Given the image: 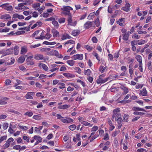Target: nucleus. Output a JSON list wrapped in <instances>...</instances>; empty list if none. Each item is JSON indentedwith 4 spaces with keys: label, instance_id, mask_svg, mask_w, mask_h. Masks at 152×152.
I'll use <instances>...</instances> for the list:
<instances>
[{
    "label": "nucleus",
    "instance_id": "44",
    "mask_svg": "<svg viewBox=\"0 0 152 152\" xmlns=\"http://www.w3.org/2000/svg\"><path fill=\"white\" fill-rule=\"evenodd\" d=\"M42 67L45 71H47L48 69V66L45 64H43L41 65Z\"/></svg>",
    "mask_w": 152,
    "mask_h": 152
},
{
    "label": "nucleus",
    "instance_id": "54",
    "mask_svg": "<svg viewBox=\"0 0 152 152\" xmlns=\"http://www.w3.org/2000/svg\"><path fill=\"white\" fill-rule=\"evenodd\" d=\"M20 146L19 145H17L13 147V149L16 150H18L20 149Z\"/></svg>",
    "mask_w": 152,
    "mask_h": 152
},
{
    "label": "nucleus",
    "instance_id": "52",
    "mask_svg": "<svg viewBox=\"0 0 152 152\" xmlns=\"http://www.w3.org/2000/svg\"><path fill=\"white\" fill-rule=\"evenodd\" d=\"M92 42L94 43H96L97 42V39L95 37H93L92 38Z\"/></svg>",
    "mask_w": 152,
    "mask_h": 152
},
{
    "label": "nucleus",
    "instance_id": "13",
    "mask_svg": "<svg viewBox=\"0 0 152 152\" xmlns=\"http://www.w3.org/2000/svg\"><path fill=\"white\" fill-rule=\"evenodd\" d=\"M11 18V16L9 14H5L1 16V19H4L7 20L10 18Z\"/></svg>",
    "mask_w": 152,
    "mask_h": 152
},
{
    "label": "nucleus",
    "instance_id": "7",
    "mask_svg": "<svg viewBox=\"0 0 152 152\" xmlns=\"http://www.w3.org/2000/svg\"><path fill=\"white\" fill-rule=\"evenodd\" d=\"M61 9L62 10L70 12V11L72 10L73 9L69 6H63V8H61Z\"/></svg>",
    "mask_w": 152,
    "mask_h": 152
},
{
    "label": "nucleus",
    "instance_id": "41",
    "mask_svg": "<svg viewBox=\"0 0 152 152\" xmlns=\"http://www.w3.org/2000/svg\"><path fill=\"white\" fill-rule=\"evenodd\" d=\"M75 70L76 72H77L79 74H80L81 72V70L79 67H75Z\"/></svg>",
    "mask_w": 152,
    "mask_h": 152
},
{
    "label": "nucleus",
    "instance_id": "32",
    "mask_svg": "<svg viewBox=\"0 0 152 152\" xmlns=\"http://www.w3.org/2000/svg\"><path fill=\"white\" fill-rule=\"evenodd\" d=\"M33 118L37 120H40L42 118L40 116L37 115H34L33 116Z\"/></svg>",
    "mask_w": 152,
    "mask_h": 152
},
{
    "label": "nucleus",
    "instance_id": "14",
    "mask_svg": "<svg viewBox=\"0 0 152 152\" xmlns=\"http://www.w3.org/2000/svg\"><path fill=\"white\" fill-rule=\"evenodd\" d=\"M120 88L124 91V92L123 93L124 94H126L129 91L128 89L124 86L123 85H121L120 87Z\"/></svg>",
    "mask_w": 152,
    "mask_h": 152
},
{
    "label": "nucleus",
    "instance_id": "29",
    "mask_svg": "<svg viewBox=\"0 0 152 152\" xmlns=\"http://www.w3.org/2000/svg\"><path fill=\"white\" fill-rule=\"evenodd\" d=\"M8 111L18 115H19V114L20 113L18 111H15L14 110L11 109H9Z\"/></svg>",
    "mask_w": 152,
    "mask_h": 152
},
{
    "label": "nucleus",
    "instance_id": "25",
    "mask_svg": "<svg viewBox=\"0 0 152 152\" xmlns=\"http://www.w3.org/2000/svg\"><path fill=\"white\" fill-rule=\"evenodd\" d=\"M52 23L56 28H58L59 25L58 22L56 21L55 20H53L52 22Z\"/></svg>",
    "mask_w": 152,
    "mask_h": 152
},
{
    "label": "nucleus",
    "instance_id": "45",
    "mask_svg": "<svg viewBox=\"0 0 152 152\" xmlns=\"http://www.w3.org/2000/svg\"><path fill=\"white\" fill-rule=\"evenodd\" d=\"M23 139L24 140H26L27 142H29V138L27 136L24 135L23 136Z\"/></svg>",
    "mask_w": 152,
    "mask_h": 152
},
{
    "label": "nucleus",
    "instance_id": "37",
    "mask_svg": "<svg viewBox=\"0 0 152 152\" xmlns=\"http://www.w3.org/2000/svg\"><path fill=\"white\" fill-rule=\"evenodd\" d=\"M9 124L8 123H4L3 124L2 126L3 128L5 130L7 129L8 126Z\"/></svg>",
    "mask_w": 152,
    "mask_h": 152
},
{
    "label": "nucleus",
    "instance_id": "38",
    "mask_svg": "<svg viewBox=\"0 0 152 152\" xmlns=\"http://www.w3.org/2000/svg\"><path fill=\"white\" fill-rule=\"evenodd\" d=\"M77 82L80 83L83 86V87H85L86 86L85 83L84 82L82 81V80H77Z\"/></svg>",
    "mask_w": 152,
    "mask_h": 152
},
{
    "label": "nucleus",
    "instance_id": "53",
    "mask_svg": "<svg viewBox=\"0 0 152 152\" xmlns=\"http://www.w3.org/2000/svg\"><path fill=\"white\" fill-rule=\"evenodd\" d=\"M47 75H43V74H40V76L39 77V78L40 79H42L43 78H46L47 77Z\"/></svg>",
    "mask_w": 152,
    "mask_h": 152
},
{
    "label": "nucleus",
    "instance_id": "62",
    "mask_svg": "<svg viewBox=\"0 0 152 152\" xmlns=\"http://www.w3.org/2000/svg\"><path fill=\"white\" fill-rule=\"evenodd\" d=\"M99 136V135L97 134V135H95L94 136L92 137V138L90 140V142H92L93 140H94L95 139H96V137H97Z\"/></svg>",
    "mask_w": 152,
    "mask_h": 152
},
{
    "label": "nucleus",
    "instance_id": "19",
    "mask_svg": "<svg viewBox=\"0 0 152 152\" xmlns=\"http://www.w3.org/2000/svg\"><path fill=\"white\" fill-rule=\"evenodd\" d=\"M34 139L41 142L42 141V138L39 136L35 135L34 137Z\"/></svg>",
    "mask_w": 152,
    "mask_h": 152
},
{
    "label": "nucleus",
    "instance_id": "28",
    "mask_svg": "<svg viewBox=\"0 0 152 152\" xmlns=\"http://www.w3.org/2000/svg\"><path fill=\"white\" fill-rule=\"evenodd\" d=\"M95 15L94 12H93L90 13L88 15V19L90 20L93 18Z\"/></svg>",
    "mask_w": 152,
    "mask_h": 152
},
{
    "label": "nucleus",
    "instance_id": "39",
    "mask_svg": "<svg viewBox=\"0 0 152 152\" xmlns=\"http://www.w3.org/2000/svg\"><path fill=\"white\" fill-rule=\"evenodd\" d=\"M7 137V136H4L1 137L0 138V143H1L4 140L6 139Z\"/></svg>",
    "mask_w": 152,
    "mask_h": 152
},
{
    "label": "nucleus",
    "instance_id": "3",
    "mask_svg": "<svg viewBox=\"0 0 152 152\" xmlns=\"http://www.w3.org/2000/svg\"><path fill=\"white\" fill-rule=\"evenodd\" d=\"M94 25V21L91 22L90 21H88L84 25V27L86 29H88L90 27L93 26Z\"/></svg>",
    "mask_w": 152,
    "mask_h": 152
},
{
    "label": "nucleus",
    "instance_id": "6",
    "mask_svg": "<svg viewBox=\"0 0 152 152\" xmlns=\"http://www.w3.org/2000/svg\"><path fill=\"white\" fill-rule=\"evenodd\" d=\"M13 48L7 49L6 50V52L3 53V56L12 54L13 52Z\"/></svg>",
    "mask_w": 152,
    "mask_h": 152
},
{
    "label": "nucleus",
    "instance_id": "24",
    "mask_svg": "<svg viewBox=\"0 0 152 152\" xmlns=\"http://www.w3.org/2000/svg\"><path fill=\"white\" fill-rule=\"evenodd\" d=\"M67 64L70 66H72L74 64L75 62L73 60H68L66 61Z\"/></svg>",
    "mask_w": 152,
    "mask_h": 152
},
{
    "label": "nucleus",
    "instance_id": "17",
    "mask_svg": "<svg viewBox=\"0 0 152 152\" xmlns=\"http://www.w3.org/2000/svg\"><path fill=\"white\" fill-rule=\"evenodd\" d=\"M25 60V58L24 56H21L18 59V61L20 63H23Z\"/></svg>",
    "mask_w": 152,
    "mask_h": 152
},
{
    "label": "nucleus",
    "instance_id": "60",
    "mask_svg": "<svg viewBox=\"0 0 152 152\" xmlns=\"http://www.w3.org/2000/svg\"><path fill=\"white\" fill-rule=\"evenodd\" d=\"M45 38V36H42V35H41L40 37H38L35 38L36 39H43L44 38Z\"/></svg>",
    "mask_w": 152,
    "mask_h": 152
},
{
    "label": "nucleus",
    "instance_id": "22",
    "mask_svg": "<svg viewBox=\"0 0 152 152\" xmlns=\"http://www.w3.org/2000/svg\"><path fill=\"white\" fill-rule=\"evenodd\" d=\"M69 106L67 104H65L63 105H60L58 107V108L60 109H65L68 108Z\"/></svg>",
    "mask_w": 152,
    "mask_h": 152
},
{
    "label": "nucleus",
    "instance_id": "63",
    "mask_svg": "<svg viewBox=\"0 0 152 152\" xmlns=\"http://www.w3.org/2000/svg\"><path fill=\"white\" fill-rule=\"evenodd\" d=\"M25 31H18L17 32H16L15 34H16L17 35H20L24 33H25Z\"/></svg>",
    "mask_w": 152,
    "mask_h": 152
},
{
    "label": "nucleus",
    "instance_id": "59",
    "mask_svg": "<svg viewBox=\"0 0 152 152\" xmlns=\"http://www.w3.org/2000/svg\"><path fill=\"white\" fill-rule=\"evenodd\" d=\"M19 69L21 70L24 71L26 70V69L22 65H21L19 66Z\"/></svg>",
    "mask_w": 152,
    "mask_h": 152
},
{
    "label": "nucleus",
    "instance_id": "11",
    "mask_svg": "<svg viewBox=\"0 0 152 152\" xmlns=\"http://www.w3.org/2000/svg\"><path fill=\"white\" fill-rule=\"evenodd\" d=\"M40 5L39 3H37L33 4L32 6L35 10H38L40 8Z\"/></svg>",
    "mask_w": 152,
    "mask_h": 152
},
{
    "label": "nucleus",
    "instance_id": "15",
    "mask_svg": "<svg viewBox=\"0 0 152 152\" xmlns=\"http://www.w3.org/2000/svg\"><path fill=\"white\" fill-rule=\"evenodd\" d=\"M27 48L26 47L23 46L21 47L20 51L21 54L25 53L27 52Z\"/></svg>",
    "mask_w": 152,
    "mask_h": 152
},
{
    "label": "nucleus",
    "instance_id": "20",
    "mask_svg": "<svg viewBox=\"0 0 152 152\" xmlns=\"http://www.w3.org/2000/svg\"><path fill=\"white\" fill-rule=\"evenodd\" d=\"M71 38V37L68 34H65L63 35L62 36V38L61 39L62 40L65 39H70Z\"/></svg>",
    "mask_w": 152,
    "mask_h": 152
},
{
    "label": "nucleus",
    "instance_id": "40",
    "mask_svg": "<svg viewBox=\"0 0 152 152\" xmlns=\"http://www.w3.org/2000/svg\"><path fill=\"white\" fill-rule=\"evenodd\" d=\"M25 97L26 99H33V97L30 95L29 94H27L26 95Z\"/></svg>",
    "mask_w": 152,
    "mask_h": 152
},
{
    "label": "nucleus",
    "instance_id": "10",
    "mask_svg": "<svg viewBox=\"0 0 152 152\" xmlns=\"http://www.w3.org/2000/svg\"><path fill=\"white\" fill-rule=\"evenodd\" d=\"M108 78L107 77L104 78V79H102L101 80H97L96 81L97 83L98 84L104 83L108 80Z\"/></svg>",
    "mask_w": 152,
    "mask_h": 152
},
{
    "label": "nucleus",
    "instance_id": "46",
    "mask_svg": "<svg viewBox=\"0 0 152 152\" xmlns=\"http://www.w3.org/2000/svg\"><path fill=\"white\" fill-rule=\"evenodd\" d=\"M9 4L6 3L5 4H3L0 6V7L4 8L5 10L6 9V8L7 7V6Z\"/></svg>",
    "mask_w": 152,
    "mask_h": 152
},
{
    "label": "nucleus",
    "instance_id": "4",
    "mask_svg": "<svg viewBox=\"0 0 152 152\" xmlns=\"http://www.w3.org/2000/svg\"><path fill=\"white\" fill-rule=\"evenodd\" d=\"M72 58L74 60L79 59L81 60L83 58V55L81 54H76L73 56Z\"/></svg>",
    "mask_w": 152,
    "mask_h": 152
},
{
    "label": "nucleus",
    "instance_id": "64",
    "mask_svg": "<svg viewBox=\"0 0 152 152\" xmlns=\"http://www.w3.org/2000/svg\"><path fill=\"white\" fill-rule=\"evenodd\" d=\"M51 35L50 34H48V33H47L46 35H45V38H46L47 39H49L51 37Z\"/></svg>",
    "mask_w": 152,
    "mask_h": 152
},
{
    "label": "nucleus",
    "instance_id": "61",
    "mask_svg": "<svg viewBox=\"0 0 152 152\" xmlns=\"http://www.w3.org/2000/svg\"><path fill=\"white\" fill-rule=\"evenodd\" d=\"M87 79L90 83H91L92 82L93 78L92 77L89 76L87 78Z\"/></svg>",
    "mask_w": 152,
    "mask_h": 152
},
{
    "label": "nucleus",
    "instance_id": "33",
    "mask_svg": "<svg viewBox=\"0 0 152 152\" xmlns=\"http://www.w3.org/2000/svg\"><path fill=\"white\" fill-rule=\"evenodd\" d=\"M133 114L134 115H144L145 114V113H144L140 112L137 111L134 112Z\"/></svg>",
    "mask_w": 152,
    "mask_h": 152
},
{
    "label": "nucleus",
    "instance_id": "58",
    "mask_svg": "<svg viewBox=\"0 0 152 152\" xmlns=\"http://www.w3.org/2000/svg\"><path fill=\"white\" fill-rule=\"evenodd\" d=\"M86 48L87 50L89 51H91L93 48L92 47H90V46L88 45H86Z\"/></svg>",
    "mask_w": 152,
    "mask_h": 152
},
{
    "label": "nucleus",
    "instance_id": "23",
    "mask_svg": "<svg viewBox=\"0 0 152 152\" xmlns=\"http://www.w3.org/2000/svg\"><path fill=\"white\" fill-rule=\"evenodd\" d=\"M72 34L75 36H77L80 34V31L78 30H75L73 31L72 32Z\"/></svg>",
    "mask_w": 152,
    "mask_h": 152
},
{
    "label": "nucleus",
    "instance_id": "27",
    "mask_svg": "<svg viewBox=\"0 0 152 152\" xmlns=\"http://www.w3.org/2000/svg\"><path fill=\"white\" fill-rule=\"evenodd\" d=\"M135 58L137 61L138 62L142 61V58L141 56L139 55H137L136 56Z\"/></svg>",
    "mask_w": 152,
    "mask_h": 152
},
{
    "label": "nucleus",
    "instance_id": "30",
    "mask_svg": "<svg viewBox=\"0 0 152 152\" xmlns=\"http://www.w3.org/2000/svg\"><path fill=\"white\" fill-rule=\"evenodd\" d=\"M76 127V126L75 124H73L69 126V129L71 130H74Z\"/></svg>",
    "mask_w": 152,
    "mask_h": 152
},
{
    "label": "nucleus",
    "instance_id": "49",
    "mask_svg": "<svg viewBox=\"0 0 152 152\" xmlns=\"http://www.w3.org/2000/svg\"><path fill=\"white\" fill-rule=\"evenodd\" d=\"M33 115V113L32 112H26L25 114L26 115H27L29 117Z\"/></svg>",
    "mask_w": 152,
    "mask_h": 152
},
{
    "label": "nucleus",
    "instance_id": "48",
    "mask_svg": "<svg viewBox=\"0 0 152 152\" xmlns=\"http://www.w3.org/2000/svg\"><path fill=\"white\" fill-rule=\"evenodd\" d=\"M40 45V44H38L37 45H31L30 46V48H35L38 47Z\"/></svg>",
    "mask_w": 152,
    "mask_h": 152
},
{
    "label": "nucleus",
    "instance_id": "21",
    "mask_svg": "<svg viewBox=\"0 0 152 152\" xmlns=\"http://www.w3.org/2000/svg\"><path fill=\"white\" fill-rule=\"evenodd\" d=\"M91 73V71L89 69L87 70H85L84 72V74L88 76L90 75Z\"/></svg>",
    "mask_w": 152,
    "mask_h": 152
},
{
    "label": "nucleus",
    "instance_id": "51",
    "mask_svg": "<svg viewBox=\"0 0 152 152\" xmlns=\"http://www.w3.org/2000/svg\"><path fill=\"white\" fill-rule=\"evenodd\" d=\"M12 10L13 8L12 6L8 5L7 7L6 8V10H7L8 11H10Z\"/></svg>",
    "mask_w": 152,
    "mask_h": 152
},
{
    "label": "nucleus",
    "instance_id": "55",
    "mask_svg": "<svg viewBox=\"0 0 152 152\" xmlns=\"http://www.w3.org/2000/svg\"><path fill=\"white\" fill-rule=\"evenodd\" d=\"M119 131H116L113 132L112 134V136L113 137H115L116 135L119 133Z\"/></svg>",
    "mask_w": 152,
    "mask_h": 152
},
{
    "label": "nucleus",
    "instance_id": "43",
    "mask_svg": "<svg viewBox=\"0 0 152 152\" xmlns=\"http://www.w3.org/2000/svg\"><path fill=\"white\" fill-rule=\"evenodd\" d=\"M108 124L110 126L113 127V129H112L111 130L113 129L115 127H114V126L113 125V124L112 123V122L110 119H108Z\"/></svg>",
    "mask_w": 152,
    "mask_h": 152
},
{
    "label": "nucleus",
    "instance_id": "34",
    "mask_svg": "<svg viewBox=\"0 0 152 152\" xmlns=\"http://www.w3.org/2000/svg\"><path fill=\"white\" fill-rule=\"evenodd\" d=\"M58 20L59 23H64L65 21V18H61L58 19Z\"/></svg>",
    "mask_w": 152,
    "mask_h": 152
},
{
    "label": "nucleus",
    "instance_id": "16",
    "mask_svg": "<svg viewBox=\"0 0 152 152\" xmlns=\"http://www.w3.org/2000/svg\"><path fill=\"white\" fill-rule=\"evenodd\" d=\"M63 75L66 77L67 78L73 77H75V75H73L70 74L69 73H64Z\"/></svg>",
    "mask_w": 152,
    "mask_h": 152
},
{
    "label": "nucleus",
    "instance_id": "12",
    "mask_svg": "<svg viewBox=\"0 0 152 152\" xmlns=\"http://www.w3.org/2000/svg\"><path fill=\"white\" fill-rule=\"evenodd\" d=\"M129 35V31H128L125 34H123V39L124 40H128Z\"/></svg>",
    "mask_w": 152,
    "mask_h": 152
},
{
    "label": "nucleus",
    "instance_id": "2",
    "mask_svg": "<svg viewBox=\"0 0 152 152\" xmlns=\"http://www.w3.org/2000/svg\"><path fill=\"white\" fill-rule=\"evenodd\" d=\"M13 140L14 139L10 137L9 138L7 141L6 143L3 145L4 148L6 149L8 147L10 146V143L13 142Z\"/></svg>",
    "mask_w": 152,
    "mask_h": 152
},
{
    "label": "nucleus",
    "instance_id": "18",
    "mask_svg": "<svg viewBox=\"0 0 152 152\" xmlns=\"http://www.w3.org/2000/svg\"><path fill=\"white\" fill-rule=\"evenodd\" d=\"M133 109L134 111H145V110L143 108L135 107H133Z\"/></svg>",
    "mask_w": 152,
    "mask_h": 152
},
{
    "label": "nucleus",
    "instance_id": "8",
    "mask_svg": "<svg viewBox=\"0 0 152 152\" xmlns=\"http://www.w3.org/2000/svg\"><path fill=\"white\" fill-rule=\"evenodd\" d=\"M147 92L145 88H143L142 90H140V94L143 96H146Z\"/></svg>",
    "mask_w": 152,
    "mask_h": 152
},
{
    "label": "nucleus",
    "instance_id": "9",
    "mask_svg": "<svg viewBox=\"0 0 152 152\" xmlns=\"http://www.w3.org/2000/svg\"><path fill=\"white\" fill-rule=\"evenodd\" d=\"M51 32L53 34V37H56L59 34V32L55 28L51 30Z\"/></svg>",
    "mask_w": 152,
    "mask_h": 152
},
{
    "label": "nucleus",
    "instance_id": "50",
    "mask_svg": "<svg viewBox=\"0 0 152 152\" xmlns=\"http://www.w3.org/2000/svg\"><path fill=\"white\" fill-rule=\"evenodd\" d=\"M18 126H19L20 128L22 129L26 130L28 129L27 127L26 126H21L20 125H18Z\"/></svg>",
    "mask_w": 152,
    "mask_h": 152
},
{
    "label": "nucleus",
    "instance_id": "26",
    "mask_svg": "<svg viewBox=\"0 0 152 152\" xmlns=\"http://www.w3.org/2000/svg\"><path fill=\"white\" fill-rule=\"evenodd\" d=\"M43 44L46 45H53L56 44V42H49L47 41H44L43 42Z\"/></svg>",
    "mask_w": 152,
    "mask_h": 152
},
{
    "label": "nucleus",
    "instance_id": "31",
    "mask_svg": "<svg viewBox=\"0 0 152 152\" xmlns=\"http://www.w3.org/2000/svg\"><path fill=\"white\" fill-rule=\"evenodd\" d=\"M81 124L87 126H91L92 125H91V124L88 123V122L86 121H83L81 122Z\"/></svg>",
    "mask_w": 152,
    "mask_h": 152
},
{
    "label": "nucleus",
    "instance_id": "5",
    "mask_svg": "<svg viewBox=\"0 0 152 152\" xmlns=\"http://www.w3.org/2000/svg\"><path fill=\"white\" fill-rule=\"evenodd\" d=\"M130 7V4L129 3H127L126 4L125 7H122L121 9L126 12H128L129 11Z\"/></svg>",
    "mask_w": 152,
    "mask_h": 152
},
{
    "label": "nucleus",
    "instance_id": "47",
    "mask_svg": "<svg viewBox=\"0 0 152 152\" xmlns=\"http://www.w3.org/2000/svg\"><path fill=\"white\" fill-rule=\"evenodd\" d=\"M129 118V115L126 114L124 115V120L126 122H127V119Z\"/></svg>",
    "mask_w": 152,
    "mask_h": 152
},
{
    "label": "nucleus",
    "instance_id": "56",
    "mask_svg": "<svg viewBox=\"0 0 152 152\" xmlns=\"http://www.w3.org/2000/svg\"><path fill=\"white\" fill-rule=\"evenodd\" d=\"M120 111V109L119 108H117L115 109H114L113 110V113H115L116 114H117V112H118Z\"/></svg>",
    "mask_w": 152,
    "mask_h": 152
},
{
    "label": "nucleus",
    "instance_id": "1",
    "mask_svg": "<svg viewBox=\"0 0 152 152\" xmlns=\"http://www.w3.org/2000/svg\"><path fill=\"white\" fill-rule=\"evenodd\" d=\"M34 58L37 60H44L45 61L48 59V58H44L43 55L40 54H37L35 55Z\"/></svg>",
    "mask_w": 152,
    "mask_h": 152
},
{
    "label": "nucleus",
    "instance_id": "57",
    "mask_svg": "<svg viewBox=\"0 0 152 152\" xmlns=\"http://www.w3.org/2000/svg\"><path fill=\"white\" fill-rule=\"evenodd\" d=\"M33 55H31V56H29L28 57L27 59H26V62H29V61H31V59L33 58Z\"/></svg>",
    "mask_w": 152,
    "mask_h": 152
},
{
    "label": "nucleus",
    "instance_id": "42",
    "mask_svg": "<svg viewBox=\"0 0 152 152\" xmlns=\"http://www.w3.org/2000/svg\"><path fill=\"white\" fill-rule=\"evenodd\" d=\"M69 43L74 44L75 43V41H74V40H69L67 42H65L64 43V45H66V44H69Z\"/></svg>",
    "mask_w": 152,
    "mask_h": 152
},
{
    "label": "nucleus",
    "instance_id": "35",
    "mask_svg": "<svg viewBox=\"0 0 152 152\" xmlns=\"http://www.w3.org/2000/svg\"><path fill=\"white\" fill-rule=\"evenodd\" d=\"M94 23L96 25V26H99L100 25V22L99 21V19L98 18H97L95 21Z\"/></svg>",
    "mask_w": 152,
    "mask_h": 152
},
{
    "label": "nucleus",
    "instance_id": "36",
    "mask_svg": "<svg viewBox=\"0 0 152 152\" xmlns=\"http://www.w3.org/2000/svg\"><path fill=\"white\" fill-rule=\"evenodd\" d=\"M139 40L132 41L131 42L132 46H134V45L138 44V42Z\"/></svg>",
    "mask_w": 152,
    "mask_h": 152
}]
</instances>
